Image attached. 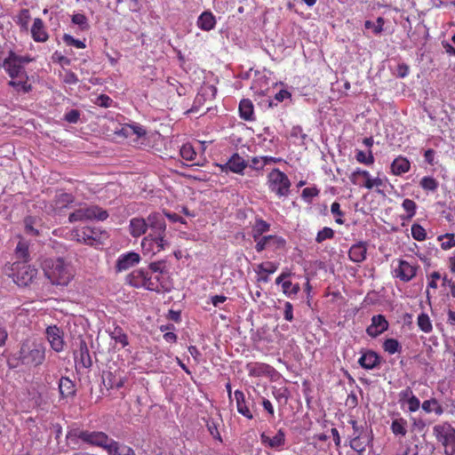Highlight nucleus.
Masks as SVG:
<instances>
[{
  "label": "nucleus",
  "instance_id": "58",
  "mask_svg": "<svg viewBox=\"0 0 455 455\" xmlns=\"http://www.w3.org/2000/svg\"><path fill=\"white\" fill-rule=\"evenodd\" d=\"M278 268V266L271 261H266L258 266L259 273H265L271 275L275 273Z\"/></svg>",
  "mask_w": 455,
  "mask_h": 455
},
{
  "label": "nucleus",
  "instance_id": "46",
  "mask_svg": "<svg viewBox=\"0 0 455 455\" xmlns=\"http://www.w3.org/2000/svg\"><path fill=\"white\" fill-rule=\"evenodd\" d=\"M111 338L116 343L121 344L123 347H125L129 345L128 337L120 326L114 328L113 331L111 332Z\"/></svg>",
  "mask_w": 455,
  "mask_h": 455
},
{
  "label": "nucleus",
  "instance_id": "9",
  "mask_svg": "<svg viewBox=\"0 0 455 455\" xmlns=\"http://www.w3.org/2000/svg\"><path fill=\"white\" fill-rule=\"evenodd\" d=\"M2 66L12 79L28 76L25 66L17 60V54L13 51L8 52V56L4 58Z\"/></svg>",
  "mask_w": 455,
  "mask_h": 455
},
{
  "label": "nucleus",
  "instance_id": "3",
  "mask_svg": "<svg viewBox=\"0 0 455 455\" xmlns=\"http://www.w3.org/2000/svg\"><path fill=\"white\" fill-rule=\"evenodd\" d=\"M45 358V348L43 344L35 340L27 339L20 347L19 359L21 363L28 366H38Z\"/></svg>",
  "mask_w": 455,
  "mask_h": 455
},
{
  "label": "nucleus",
  "instance_id": "56",
  "mask_svg": "<svg viewBox=\"0 0 455 455\" xmlns=\"http://www.w3.org/2000/svg\"><path fill=\"white\" fill-rule=\"evenodd\" d=\"M72 23L78 25L82 30L88 29V19L87 17L83 13H76L72 15L71 18Z\"/></svg>",
  "mask_w": 455,
  "mask_h": 455
},
{
  "label": "nucleus",
  "instance_id": "15",
  "mask_svg": "<svg viewBox=\"0 0 455 455\" xmlns=\"http://www.w3.org/2000/svg\"><path fill=\"white\" fill-rule=\"evenodd\" d=\"M150 283L153 284L156 289H148V291H156L158 293L168 292L172 290V284L169 280L168 272L153 275L149 273Z\"/></svg>",
  "mask_w": 455,
  "mask_h": 455
},
{
  "label": "nucleus",
  "instance_id": "42",
  "mask_svg": "<svg viewBox=\"0 0 455 455\" xmlns=\"http://www.w3.org/2000/svg\"><path fill=\"white\" fill-rule=\"evenodd\" d=\"M382 347L384 351L389 355H394L395 353H400L402 351L401 344L397 339L393 338L385 339V341L382 344Z\"/></svg>",
  "mask_w": 455,
  "mask_h": 455
},
{
  "label": "nucleus",
  "instance_id": "21",
  "mask_svg": "<svg viewBox=\"0 0 455 455\" xmlns=\"http://www.w3.org/2000/svg\"><path fill=\"white\" fill-rule=\"evenodd\" d=\"M382 362L379 354L373 350L362 351V355L358 359L359 365L365 370H373L380 365Z\"/></svg>",
  "mask_w": 455,
  "mask_h": 455
},
{
  "label": "nucleus",
  "instance_id": "37",
  "mask_svg": "<svg viewBox=\"0 0 455 455\" xmlns=\"http://www.w3.org/2000/svg\"><path fill=\"white\" fill-rule=\"evenodd\" d=\"M154 235H148L141 241L142 251L145 255H156L160 252L156 242L153 239Z\"/></svg>",
  "mask_w": 455,
  "mask_h": 455
},
{
  "label": "nucleus",
  "instance_id": "14",
  "mask_svg": "<svg viewBox=\"0 0 455 455\" xmlns=\"http://www.w3.org/2000/svg\"><path fill=\"white\" fill-rule=\"evenodd\" d=\"M74 357L76 368L89 369L92 367V361L85 340H80L78 350L75 352Z\"/></svg>",
  "mask_w": 455,
  "mask_h": 455
},
{
  "label": "nucleus",
  "instance_id": "43",
  "mask_svg": "<svg viewBox=\"0 0 455 455\" xmlns=\"http://www.w3.org/2000/svg\"><path fill=\"white\" fill-rule=\"evenodd\" d=\"M282 290L284 295L293 299L300 291V285L298 283H292L291 281H285L283 283Z\"/></svg>",
  "mask_w": 455,
  "mask_h": 455
},
{
  "label": "nucleus",
  "instance_id": "32",
  "mask_svg": "<svg viewBox=\"0 0 455 455\" xmlns=\"http://www.w3.org/2000/svg\"><path fill=\"white\" fill-rule=\"evenodd\" d=\"M239 116L245 121L255 120L254 106L251 100L243 99L239 103Z\"/></svg>",
  "mask_w": 455,
  "mask_h": 455
},
{
  "label": "nucleus",
  "instance_id": "62",
  "mask_svg": "<svg viewBox=\"0 0 455 455\" xmlns=\"http://www.w3.org/2000/svg\"><path fill=\"white\" fill-rule=\"evenodd\" d=\"M110 455H136V453L132 447L119 443L116 447V451Z\"/></svg>",
  "mask_w": 455,
  "mask_h": 455
},
{
  "label": "nucleus",
  "instance_id": "40",
  "mask_svg": "<svg viewBox=\"0 0 455 455\" xmlns=\"http://www.w3.org/2000/svg\"><path fill=\"white\" fill-rule=\"evenodd\" d=\"M407 421L403 418H398L392 421L391 430L394 435L405 436L407 434Z\"/></svg>",
  "mask_w": 455,
  "mask_h": 455
},
{
  "label": "nucleus",
  "instance_id": "55",
  "mask_svg": "<svg viewBox=\"0 0 455 455\" xmlns=\"http://www.w3.org/2000/svg\"><path fill=\"white\" fill-rule=\"evenodd\" d=\"M402 207L407 213V219H411L416 214L417 204L413 200L404 199Z\"/></svg>",
  "mask_w": 455,
  "mask_h": 455
},
{
  "label": "nucleus",
  "instance_id": "54",
  "mask_svg": "<svg viewBox=\"0 0 455 455\" xmlns=\"http://www.w3.org/2000/svg\"><path fill=\"white\" fill-rule=\"evenodd\" d=\"M411 235L417 241H424L427 238V232L425 228L417 223L412 224L411 228Z\"/></svg>",
  "mask_w": 455,
  "mask_h": 455
},
{
  "label": "nucleus",
  "instance_id": "47",
  "mask_svg": "<svg viewBox=\"0 0 455 455\" xmlns=\"http://www.w3.org/2000/svg\"><path fill=\"white\" fill-rule=\"evenodd\" d=\"M355 159L358 163L365 165H372L375 160L371 149H369L368 154L364 153L363 150H356Z\"/></svg>",
  "mask_w": 455,
  "mask_h": 455
},
{
  "label": "nucleus",
  "instance_id": "6",
  "mask_svg": "<svg viewBox=\"0 0 455 455\" xmlns=\"http://www.w3.org/2000/svg\"><path fill=\"white\" fill-rule=\"evenodd\" d=\"M108 218V212L98 205L81 206L68 216V221L74 223L76 221L100 220L103 221Z\"/></svg>",
  "mask_w": 455,
  "mask_h": 455
},
{
  "label": "nucleus",
  "instance_id": "26",
  "mask_svg": "<svg viewBox=\"0 0 455 455\" xmlns=\"http://www.w3.org/2000/svg\"><path fill=\"white\" fill-rule=\"evenodd\" d=\"M31 36L35 42L44 43L48 40L49 35L42 19L36 18L31 27Z\"/></svg>",
  "mask_w": 455,
  "mask_h": 455
},
{
  "label": "nucleus",
  "instance_id": "48",
  "mask_svg": "<svg viewBox=\"0 0 455 455\" xmlns=\"http://www.w3.org/2000/svg\"><path fill=\"white\" fill-rule=\"evenodd\" d=\"M268 249H271L273 251L284 249L286 245V241L282 236L275 235H268Z\"/></svg>",
  "mask_w": 455,
  "mask_h": 455
},
{
  "label": "nucleus",
  "instance_id": "53",
  "mask_svg": "<svg viewBox=\"0 0 455 455\" xmlns=\"http://www.w3.org/2000/svg\"><path fill=\"white\" fill-rule=\"evenodd\" d=\"M180 153L181 157L187 161H192L196 156V152L195 151L193 146L189 143L184 144L181 147Z\"/></svg>",
  "mask_w": 455,
  "mask_h": 455
},
{
  "label": "nucleus",
  "instance_id": "24",
  "mask_svg": "<svg viewBox=\"0 0 455 455\" xmlns=\"http://www.w3.org/2000/svg\"><path fill=\"white\" fill-rule=\"evenodd\" d=\"M205 426L212 437L220 442L223 443L222 436L220 432V427L223 426V419L220 414H218L216 418L209 417L205 419Z\"/></svg>",
  "mask_w": 455,
  "mask_h": 455
},
{
  "label": "nucleus",
  "instance_id": "2",
  "mask_svg": "<svg viewBox=\"0 0 455 455\" xmlns=\"http://www.w3.org/2000/svg\"><path fill=\"white\" fill-rule=\"evenodd\" d=\"M43 270L45 277L55 286H68L76 275L73 266L62 258L45 259Z\"/></svg>",
  "mask_w": 455,
  "mask_h": 455
},
{
  "label": "nucleus",
  "instance_id": "23",
  "mask_svg": "<svg viewBox=\"0 0 455 455\" xmlns=\"http://www.w3.org/2000/svg\"><path fill=\"white\" fill-rule=\"evenodd\" d=\"M246 370L251 377L270 376L275 371L269 364L259 362L247 363Z\"/></svg>",
  "mask_w": 455,
  "mask_h": 455
},
{
  "label": "nucleus",
  "instance_id": "29",
  "mask_svg": "<svg viewBox=\"0 0 455 455\" xmlns=\"http://www.w3.org/2000/svg\"><path fill=\"white\" fill-rule=\"evenodd\" d=\"M8 86L12 87L18 94H26L32 91L33 86L29 83L28 76L24 77L10 79L7 83Z\"/></svg>",
  "mask_w": 455,
  "mask_h": 455
},
{
  "label": "nucleus",
  "instance_id": "44",
  "mask_svg": "<svg viewBox=\"0 0 455 455\" xmlns=\"http://www.w3.org/2000/svg\"><path fill=\"white\" fill-rule=\"evenodd\" d=\"M417 324L419 328L425 333H429L433 330L432 322L426 313H421L418 315Z\"/></svg>",
  "mask_w": 455,
  "mask_h": 455
},
{
  "label": "nucleus",
  "instance_id": "8",
  "mask_svg": "<svg viewBox=\"0 0 455 455\" xmlns=\"http://www.w3.org/2000/svg\"><path fill=\"white\" fill-rule=\"evenodd\" d=\"M27 262L23 263H13L14 271V282L19 286H28L30 284L37 275V269L30 265H27Z\"/></svg>",
  "mask_w": 455,
  "mask_h": 455
},
{
  "label": "nucleus",
  "instance_id": "63",
  "mask_svg": "<svg viewBox=\"0 0 455 455\" xmlns=\"http://www.w3.org/2000/svg\"><path fill=\"white\" fill-rule=\"evenodd\" d=\"M268 240H269L268 235L259 236V239L257 241H255L256 242V244H255L256 251L261 252L264 250L268 249V244H269Z\"/></svg>",
  "mask_w": 455,
  "mask_h": 455
},
{
  "label": "nucleus",
  "instance_id": "4",
  "mask_svg": "<svg viewBox=\"0 0 455 455\" xmlns=\"http://www.w3.org/2000/svg\"><path fill=\"white\" fill-rule=\"evenodd\" d=\"M433 435L443 448L444 455H455V427L448 421L433 427Z\"/></svg>",
  "mask_w": 455,
  "mask_h": 455
},
{
  "label": "nucleus",
  "instance_id": "30",
  "mask_svg": "<svg viewBox=\"0 0 455 455\" xmlns=\"http://www.w3.org/2000/svg\"><path fill=\"white\" fill-rule=\"evenodd\" d=\"M367 244L365 242H358L353 244L348 251L349 259L355 263H361L366 259Z\"/></svg>",
  "mask_w": 455,
  "mask_h": 455
},
{
  "label": "nucleus",
  "instance_id": "38",
  "mask_svg": "<svg viewBox=\"0 0 455 455\" xmlns=\"http://www.w3.org/2000/svg\"><path fill=\"white\" fill-rule=\"evenodd\" d=\"M422 410L427 413L435 412L437 416L443 413V408L435 398L425 400L421 404Z\"/></svg>",
  "mask_w": 455,
  "mask_h": 455
},
{
  "label": "nucleus",
  "instance_id": "35",
  "mask_svg": "<svg viewBox=\"0 0 455 455\" xmlns=\"http://www.w3.org/2000/svg\"><path fill=\"white\" fill-rule=\"evenodd\" d=\"M370 441L367 436H363V435H355L351 438L349 445L358 455H363Z\"/></svg>",
  "mask_w": 455,
  "mask_h": 455
},
{
  "label": "nucleus",
  "instance_id": "45",
  "mask_svg": "<svg viewBox=\"0 0 455 455\" xmlns=\"http://www.w3.org/2000/svg\"><path fill=\"white\" fill-rule=\"evenodd\" d=\"M30 19L31 16L29 10L21 9L14 20L20 27V28L28 30Z\"/></svg>",
  "mask_w": 455,
  "mask_h": 455
},
{
  "label": "nucleus",
  "instance_id": "33",
  "mask_svg": "<svg viewBox=\"0 0 455 455\" xmlns=\"http://www.w3.org/2000/svg\"><path fill=\"white\" fill-rule=\"evenodd\" d=\"M411 169V163L406 157L398 156L391 164V172L394 175H402Z\"/></svg>",
  "mask_w": 455,
  "mask_h": 455
},
{
  "label": "nucleus",
  "instance_id": "31",
  "mask_svg": "<svg viewBox=\"0 0 455 455\" xmlns=\"http://www.w3.org/2000/svg\"><path fill=\"white\" fill-rule=\"evenodd\" d=\"M196 25L204 31H211L216 26L215 16L211 12H204L198 17Z\"/></svg>",
  "mask_w": 455,
  "mask_h": 455
},
{
  "label": "nucleus",
  "instance_id": "5",
  "mask_svg": "<svg viewBox=\"0 0 455 455\" xmlns=\"http://www.w3.org/2000/svg\"><path fill=\"white\" fill-rule=\"evenodd\" d=\"M267 185L271 192L275 193L278 198H282L290 194L291 183L283 172L275 168L267 175Z\"/></svg>",
  "mask_w": 455,
  "mask_h": 455
},
{
  "label": "nucleus",
  "instance_id": "7",
  "mask_svg": "<svg viewBox=\"0 0 455 455\" xmlns=\"http://www.w3.org/2000/svg\"><path fill=\"white\" fill-rule=\"evenodd\" d=\"M349 180L352 184L365 188L369 190L376 188V191L380 193L379 188L385 187V180L380 177L371 178L368 171L356 168L350 175Z\"/></svg>",
  "mask_w": 455,
  "mask_h": 455
},
{
  "label": "nucleus",
  "instance_id": "59",
  "mask_svg": "<svg viewBox=\"0 0 455 455\" xmlns=\"http://www.w3.org/2000/svg\"><path fill=\"white\" fill-rule=\"evenodd\" d=\"M331 212L333 215L337 216V218L335 219V222L337 224H344V220L342 219V217L344 216V212L340 209L339 203L333 202L331 205Z\"/></svg>",
  "mask_w": 455,
  "mask_h": 455
},
{
  "label": "nucleus",
  "instance_id": "13",
  "mask_svg": "<svg viewBox=\"0 0 455 455\" xmlns=\"http://www.w3.org/2000/svg\"><path fill=\"white\" fill-rule=\"evenodd\" d=\"M247 165V162L237 153L233 154L224 164H218L222 172H231L237 174H243Z\"/></svg>",
  "mask_w": 455,
  "mask_h": 455
},
{
  "label": "nucleus",
  "instance_id": "12",
  "mask_svg": "<svg viewBox=\"0 0 455 455\" xmlns=\"http://www.w3.org/2000/svg\"><path fill=\"white\" fill-rule=\"evenodd\" d=\"M126 283L134 288L154 289L149 280V272L144 268L133 270L126 276Z\"/></svg>",
  "mask_w": 455,
  "mask_h": 455
},
{
  "label": "nucleus",
  "instance_id": "49",
  "mask_svg": "<svg viewBox=\"0 0 455 455\" xmlns=\"http://www.w3.org/2000/svg\"><path fill=\"white\" fill-rule=\"evenodd\" d=\"M335 235V232L331 228L324 227L323 229L319 230L315 236V242L317 243H322L325 240L332 239Z\"/></svg>",
  "mask_w": 455,
  "mask_h": 455
},
{
  "label": "nucleus",
  "instance_id": "36",
  "mask_svg": "<svg viewBox=\"0 0 455 455\" xmlns=\"http://www.w3.org/2000/svg\"><path fill=\"white\" fill-rule=\"evenodd\" d=\"M118 133L125 138L135 136L138 139L146 135V130L141 126L126 124Z\"/></svg>",
  "mask_w": 455,
  "mask_h": 455
},
{
  "label": "nucleus",
  "instance_id": "19",
  "mask_svg": "<svg viewBox=\"0 0 455 455\" xmlns=\"http://www.w3.org/2000/svg\"><path fill=\"white\" fill-rule=\"evenodd\" d=\"M260 441L266 447L275 451H282L285 445V433L283 429H279L274 436L270 437L263 432L260 435Z\"/></svg>",
  "mask_w": 455,
  "mask_h": 455
},
{
  "label": "nucleus",
  "instance_id": "20",
  "mask_svg": "<svg viewBox=\"0 0 455 455\" xmlns=\"http://www.w3.org/2000/svg\"><path fill=\"white\" fill-rule=\"evenodd\" d=\"M46 337L51 345V347L56 351L60 352L64 348L63 332L56 325L49 326L46 329Z\"/></svg>",
  "mask_w": 455,
  "mask_h": 455
},
{
  "label": "nucleus",
  "instance_id": "27",
  "mask_svg": "<svg viewBox=\"0 0 455 455\" xmlns=\"http://www.w3.org/2000/svg\"><path fill=\"white\" fill-rule=\"evenodd\" d=\"M103 384L107 389H118L124 387L126 379L122 377L119 372L107 371L103 374Z\"/></svg>",
  "mask_w": 455,
  "mask_h": 455
},
{
  "label": "nucleus",
  "instance_id": "17",
  "mask_svg": "<svg viewBox=\"0 0 455 455\" xmlns=\"http://www.w3.org/2000/svg\"><path fill=\"white\" fill-rule=\"evenodd\" d=\"M389 323L383 315L371 317V324L366 328V333L371 338H377L388 329Z\"/></svg>",
  "mask_w": 455,
  "mask_h": 455
},
{
  "label": "nucleus",
  "instance_id": "64",
  "mask_svg": "<svg viewBox=\"0 0 455 455\" xmlns=\"http://www.w3.org/2000/svg\"><path fill=\"white\" fill-rule=\"evenodd\" d=\"M413 395H415L412 392V389L410 387H407L406 388L401 390L398 394V401L400 403H407L411 397H412Z\"/></svg>",
  "mask_w": 455,
  "mask_h": 455
},
{
  "label": "nucleus",
  "instance_id": "22",
  "mask_svg": "<svg viewBox=\"0 0 455 455\" xmlns=\"http://www.w3.org/2000/svg\"><path fill=\"white\" fill-rule=\"evenodd\" d=\"M75 201V196L72 194L60 192L55 195L51 208L55 213L60 212L64 209L68 208Z\"/></svg>",
  "mask_w": 455,
  "mask_h": 455
},
{
  "label": "nucleus",
  "instance_id": "61",
  "mask_svg": "<svg viewBox=\"0 0 455 455\" xmlns=\"http://www.w3.org/2000/svg\"><path fill=\"white\" fill-rule=\"evenodd\" d=\"M153 239L156 242L157 247L159 248L160 252L162 251L166 250L170 246V242L166 238V234L164 235H153Z\"/></svg>",
  "mask_w": 455,
  "mask_h": 455
},
{
  "label": "nucleus",
  "instance_id": "41",
  "mask_svg": "<svg viewBox=\"0 0 455 455\" xmlns=\"http://www.w3.org/2000/svg\"><path fill=\"white\" fill-rule=\"evenodd\" d=\"M16 258L28 262L29 259L28 243L23 239L20 240L15 249Z\"/></svg>",
  "mask_w": 455,
  "mask_h": 455
},
{
  "label": "nucleus",
  "instance_id": "10",
  "mask_svg": "<svg viewBox=\"0 0 455 455\" xmlns=\"http://www.w3.org/2000/svg\"><path fill=\"white\" fill-rule=\"evenodd\" d=\"M419 266L404 259L397 260V267L393 270V276L403 283L411 281L417 275Z\"/></svg>",
  "mask_w": 455,
  "mask_h": 455
},
{
  "label": "nucleus",
  "instance_id": "1",
  "mask_svg": "<svg viewBox=\"0 0 455 455\" xmlns=\"http://www.w3.org/2000/svg\"><path fill=\"white\" fill-rule=\"evenodd\" d=\"M66 439L68 443L73 444V448L78 446L79 441L90 446L102 448L108 455L116 451L118 442L110 438L105 432L90 431L80 428H73L68 431Z\"/></svg>",
  "mask_w": 455,
  "mask_h": 455
},
{
  "label": "nucleus",
  "instance_id": "28",
  "mask_svg": "<svg viewBox=\"0 0 455 455\" xmlns=\"http://www.w3.org/2000/svg\"><path fill=\"white\" fill-rule=\"evenodd\" d=\"M148 230V219L135 217L130 220L129 232L134 238H138L146 234Z\"/></svg>",
  "mask_w": 455,
  "mask_h": 455
},
{
  "label": "nucleus",
  "instance_id": "51",
  "mask_svg": "<svg viewBox=\"0 0 455 455\" xmlns=\"http://www.w3.org/2000/svg\"><path fill=\"white\" fill-rule=\"evenodd\" d=\"M384 23H385L384 18L379 17L376 20V23H374L371 20H366L364 22V27L367 29H372V31L375 35H379L383 31Z\"/></svg>",
  "mask_w": 455,
  "mask_h": 455
},
{
  "label": "nucleus",
  "instance_id": "25",
  "mask_svg": "<svg viewBox=\"0 0 455 455\" xmlns=\"http://www.w3.org/2000/svg\"><path fill=\"white\" fill-rule=\"evenodd\" d=\"M234 396L238 413L243 415L247 419H252L253 414L250 410L249 402L246 400L244 393L242 390H235L234 392Z\"/></svg>",
  "mask_w": 455,
  "mask_h": 455
},
{
  "label": "nucleus",
  "instance_id": "57",
  "mask_svg": "<svg viewBox=\"0 0 455 455\" xmlns=\"http://www.w3.org/2000/svg\"><path fill=\"white\" fill-rule=\"evenodd\" d=\"M62 38H63L64 43L68 46H74L77 49H84L86 47L84 42H83L79 39L74 38L69 34H64Z\"/></svg>",
  "mask_w": 455,
  "mask_h": 455
},
{
  "label": "nucleus",
  "instance_id": "18",
  "mask_svg": "<svg viewBox=\"0 0 455 455\" xmlns=\"http://www.w3.org/2000/svg\"><path fill=\"white\" fill-rule=\"evenodd\" d=\"M148 229H150L148 235H164L166 234V222L160 212H152L148 216Z\"/></svg>",
  "mask_w": 455,
  "mask_h": 455
},
{
  "label": "nucleus",
  "instance_id": "39",
  "mask_svg": "<svg viewBox=\"0 0 455 455\" xmlns=\"http://www.w3.org/2000/svg\"><path fill=\"white\" fill-rule=\"evenodd\" d=\"M270 229V224L266 220L259 218L256 219L255 223L252 226V237L254 241H257L259 236Z\"/></svg>",
  "mask_w": 455,
  "mask_h": 455
},
{
  "label": "nucleus",
  "instance_id": "34",
  "mask_svg": "<svg viewBox=\"0 0 455 455\" xmlns=\"http://www.w3.org/2000/svg\"><path fill=\"white\" fill-rule=\"evenodd\" d=\"M59 391L61 398H67L76 395V386L68 377H61L59 381Z\"/></svg>",
  "mask_w": 455,
  "mask_h": 455
},
{
  "label": "nucleus",
  "instance_id": "16",
  "mask_svg": "<svg viewBox=\"0 0 455 455\" xmlns=\"http://www.w3.org/2000/svg\"><path fill=\"white\" fill-rule=\"evenodd\" d=\"M140 259V255L135 251L123 253L118 257L116 262V270L117 272L126 271L129 268L138 265Z\"/></svg>",
  "mask_w": 455,
  "mask_h": 455
},
{
  "label": "nucleus",
  "instance_id": "50",
  "mask_svg": "<svg viewBox=\"0 0 455 455\" xmlns=\"http://www.w3.org/2000/svg\"><path fill=\"white\" fill-rule=\"evenodd\" d=\"M420 187L426 191L434 192L438 188V182L430 176H425L420 180Z\"/></svg>",
  "mask_w": 455,
  "mask_h": 455
},
{
  "label": "nucleus",
  "instance_id": "11",
  "mask_svg": "<svg viewBox=\"0 0 455 455\" xmlns=\"http://www.w3.org/2000/svg\"><path fill=\"white\" fill-rule=\"evenodd\" d=\"M70 235L73 240L91 246L96 244L100 238L99 233L90 227L74 228Z\"/></svg>",
  "mask_w": 455,
  "mask_h": 455
},
{
  "label": "nucleus",
  "instance_id": "52",
  "mask_svg": "<svg viewBox=\"0 0 455 455\" xmlns=\"http://www.w3.org/2000/svg\"><path fill=\"white\" fill-rule=\"evenodd\" d=\"M439 241H443L445 239L446 241L442 242L441 248L443 250H449L455 247V235L452 233H446L444 235H441L437 238Z\"/></svg>",
  "mask_w": 455,
  "mask_h": 455
},
{
  "label": "nucleus",
  "instance_id": "60",
  "mask_svg": "<svg viewBox=\"0 0 455 455\" xmlns=\"http://www.w3.org/2000/svg\"><path fill=\"white\" fill-rule=\"evenodd\" d=\"M113 102V100L107 94H100L93 100L95 105L106 108H110Z\"/></svg>",
  "mask_w": 455,
  "mask_h": 455
}]
</instances>
